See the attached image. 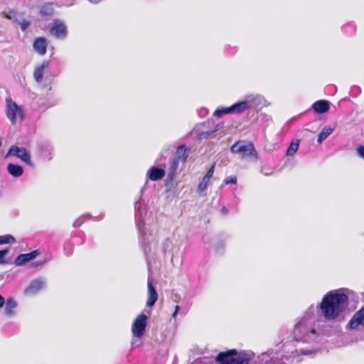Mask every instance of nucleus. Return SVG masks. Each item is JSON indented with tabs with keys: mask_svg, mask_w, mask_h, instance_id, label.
<instances>
[{
	"mask_svg": "<svg viewBox=\"0 0 364 364\" xmlns=\"http://www.w3.org/2000/svg\"><path fill=\"white\" fill-rule=\"evenodd\" d=\"M15 21L18 25H19L22 31H26L30 25V22L26 19H23L21 21H17V20H15Z\"/></svg>",
	"mask_w": 364,
	"mask_h": 364,
	"instance_id": "cd10ccee",
	"label": "nucleus"
},
{
	"mask_svg": "<svg viewBox=\"0 0 364 364\" xmlns=\"http://www.w3.org/2000/svg\"><path fill=\"white\" fill-rule=\"evenodd\" d=\"M316 332L311 323L306 318H302L294 326L293 334L296 341L306 342L310 334L316 335Z\"/></svg>",
	"mask_w": 364,
	"mask_h": 364,
	"instance_id": "20e7f679",
	"label": "nucleus"
},
{
	"mask_svg": "<svg viewBox=\"0 0 364 364\" xmlns=\"http://www.w3.org/2000/svg\"><path fill=\"white\" fill-rule=\"evenodd\" d=\"M158 299V294L154 287L152 282L148 280V298L146 301V306L152 307Z\"/></svg>",
	"mask_w": 364,
	"mask_h": 364,
	"instance_id": "4468645a",
	"label": "nucleus"
},
{
	"mask_svg": "<svg viewBox=\"0 0 364 364\" xmlns=\"http://www.w3.org/2000/svg\"><path fill=\"white\" fill-rule=\"evenodd\" d=\"M349 327L351 329H355L358 326H364V306L358 310L349 321Z\"/></svg>",
	"mask_w": 364,
	"mask_h": 364,
	"instance_id": "f8f14e48",
	"label": "nucleus"
},
{
	"mask_svg": "<svg viewBox=\"0 0 364 364\" xmlns=\"http://www.w3.org/2000/svg\"><path fill=\"white\" fill-rule=\"evenodd\" d=\"M34 50L41 55H43L47 51V41L43 37L37 38L33 44Z\"/></svg>",
	"mask_w": 364,
	"mask_h": 364,
	"instance_id": "2eb2a0df",
	"label": "nucleus"
},
{
	"mask_svg": "<svg viewBox=\"0 0 364 364\" xmlns=\"http://www.w3.org/2000/svg\"><path fill=\"white\" fill-rule=\"evenodd\" d=\"M209 181L210 180L203 177L202 181L198 185V188H197L198 191L200 193L205 191L207 188L208 183H209Z\"/></svg>",
	"mask_w": 364,
	"mask_h": 364,
	"instance_id": "bb28decb",
	"label": "nucleus"
},
{
	"mask_svg": "<svg viewBox=\"0 0 364 364\" xmlns=\"http://www.w3.org/2000/svg\"><path fill=\"white\" fill-rule=\"evenodd\" d=\"M45 286V282L41 278L36 279L31 281L29 285L24 291L25 294L31 295L38 293Z\"/></svg>",
	"mask_w": 364,
	"mask_h": 364,
	"instance_id": "9d476101",
	"label": "nucleus"
},
{
	"mask_svg": "<svg viewBox=\"0 0 364 364\" xmlns=\"http://www.w3.org/2000/svg\"><path fill=\"white\" fill-rule=\"evenodd\" d=\"M230 113H232V106L228 107H218L213 113V115L215 117H220L223 114H228Z\"/></svg>",
	"mask_w": 364,
	"mask_h": 364,
	"instance_id": "393cba45",
	"label": "nucleus"
},
{
	"mask_svg": "<svg viewBox=\"0 0 364 364\" xmlns=\"http://www.w3.org/2000/svg\"><path fill=\"white\" fill-rule=\"evenodd\" d=\"M283 359L288 360V358H287V356H284V357L282 358V360H283Z\"/></svg>",
	"mask_w": 364,
	"mask_h": 364,
	"instance_id": "ea45409f",
	"label": "nucleus"
},
{
	"mask_svg": "<svg viewBox=\"0 0 364 364\" xmlns=\"http://www.w3.org/2000/svg\"><path fill=\"white\" fill-rule=\"evenodd\" d=\"M9 251L7 249L0 250V264H5L6 263V260L5 259L6 255L8 254Z\"/></svg>",
	"mask_w": 364,
	"mask_h": 364,
	"instance_id": "c756f323",
	"label": "nucleus"
},
{
	"mask_svg": "<svg viewBox=\"0 0 364 364\" xmlns=\"http://www.w3.org/2000/svg\"><path fill=\"white\" fill-rule=\"evenodd\" d=\"M83 223L84 220L82 218H78L73 223V227L79 228Z\"/></svg>",
	"mask_w": 364,
	"mask_h": 364,
	"instance_id": "72a5a7b5",
	"label": "nucleus"
},
{
	"mask_svg": "<svg viewBox=\"0 0 364 364\" xmlns=\"http://www.w3.org/2000/svg\"><path fill=\"white\" fill-rule=\"evenodd\" d=\"M225 183L228 184H236L237 177L235 176H230L225 178Z\"/></svg>",
	"mask_w": 364,
	"mask_h": 364,
	"instance_id": "c85d7f7f",
	"label": "nucleus"
},
{
	"mask_svg": "<svg viewBox=\"0 0 364 364\" xmlns=\"http://www.w3.org/2000/svg\"><path fill=\"white\" fill-rule=\"evenodd\" d=\"M296 353L297 355H311L314 353H315L314 350H306V349H299V350H296Z\"/></svg>",
	"mask_w": 364,
	"mask_h": 364,
	"instance_id": "7c9ffc66",
	"label": "nucleus"
},
{
	"mask_svg": "<svg viewBox=\"0 0 364 364\" xmlns=\"http://www.w3.org/2000/svg\"><path fill=\"white\" fill-rule=\"evenodd\" d=\"M50 32L55 38H65L67 35V28L62 21L55 19L53 22Z\"/></svg>",
	"mask_w": 364,
	"mask_h": 364,
	"instance_id": "1a4fd4ad",
	"label": "nucleus"
},
{
	"mask_svg": "<svg viewBox=\"0 0 364 364\" xmlns=\"http://www.w3.org/2000/svg\"><path fill=\"white\" fill-rule=\"evenodd\" d=\"M54 14L53 3H46L40 9V15L43 17H51Z\"/></svg>",
	"mask_w": 364,
	"mask_h": 364,
	"instance_id": "6ab92c4d",
	"label": "nucleus"
},
{
	"mask_svg": "<svg viewBox=\"0 0 364 364\" xmlns=\"http://www.w3.org/2000/svg\"><path fill=\"white\" fill-rule=\"evenodd\" d=\"M348 296L338 290L328 291L319 304L323 317L328 321L336 319L348 305Z\"/></svg>",
	"mask_w": 364,
	"mask_h": 364,
	"instance_id": "f257e3e1",
	"label": "nucleus"
},
{
	"mask_svg": "<svg viewBox=\"0 0 364 364\" xmlns=\"http://www.w3.org/2000/svg\"><path fill=\"white\" fill-rule=\"evenodd\" d=\"M356 153L360 157L362 158L363 159H364V146L363 145H360L357 147L356 149Z\"/></svg>",
	"mask_w": 364,
	"mask_h": 364,
	"instance_id": "473e14b6",
	"label": "nucleus"
},
{
	"mask_svg": "<svg viewBox=\"0 0 364 364\" xmlns=\"http://www.w3.org/2000/svg\"><path fill=\"white\" fill-rule=\"evenodd\" d=\"M16 15L14 11H9V14H5V17L9 19H12V18Z\"/></svg>",
	"mask_w": 364,
	"mask_h": 364,
	"instance_id": "f704fd0d",
	"label": "nucleus"
},
{
	"mask_svg": "<svg viewBox=\"0 0 364 364\" xmlns=\"http://www.w3.org/2000/svg\"><path fill=\"white\" fill-rule=\"evenodd\" d=\"M165 171L163 168L151 166L148 170L146 176L149 180L156 181L163 178L165 176Z\"/></svg>",
	"mask_w": 364,
	"mask_h": 364,
	"instance_id": "ddd939ff",
	"label": "nucleus"
},
{
	"mask_svg": "<svg viewBox=\"0 0 364 364\" xmlns=\"http://www.w3.org/2000/svg\"><path fill=\"white\" fill-rule=\"evenodd\" d=\"M5 314L7 316H11L14 314V310L17 306L16 301L13 298H9L5 301Z\"/></svg>",
	"mask_w": 364,
	"mask_h": 364,
	"instance_id": "a211bd4d",
	"label": "nucleus"
},
{
	"mask_svg": "<svg viewBox=\"0 0 364 364\" xmlns=\"http://www.w3.org/2000/svg\"><path fill=\"white\" fill-rule=\"evenodd\" d=\"M214 170H215V164H213L211 166V167L208 169V172L205 173V175L203 177L210 180V178L213 177Z\"/></svg>",
	"mask_w": 364,
	"mask_h": 364,
	"instance_id": "2f4dec72",
	"label": "nucleus"
},
{
	"mask_svg": "<svg viewBox=\"0 0 364 364\" xmlns=\"http://www.w3.org/2000/svg\"><path fill=\"white\" fill-rule=\"evenodd\" d=\"M178 162L179 161H178L177 159H173V160L171 163L168 176H167L168 179L171 181L174 180V178L177 174V171L178 169Z\"/></svg>",
	"mask_w": 364,
	"mask_h": 364,
	"instance_id": "412c9836",
	"label": "nucleus"
},
{
	"mask_svg": "<svg viewBox=\"0 0 364 364\" xmlns=\"http://www.w3.org/2000/svg\"><path fill=\"white\" fill-rule=\"evenodd\" d=\"M48 68V63H43L41 65L36 67L33 72V77L38 83L43 81L45 69Z\"/></svg>",
	"mask_w": 364,
	"mask_h": 364,
	"instance_id": "f3484780",
	"label": "nucleus"
},
{
	"mask_svg": "<svg viewBox=\"0 0 364 364\" xmlns=\"http://www.w3.org/2000/svg\"><path fill=\"white\" fill-rule=\"evenodd\" d=\"M312 108L316 113H325L329 110V102L324 100H318L312 105Z\"/></svg>",
	"mask_w": 364,
	"mask_h": 364,
	"instance_id": "dca6fc26",
	"label": "nucleus"
},
{
	"mask_svg": "<svg viewBox=\"0 0 364 364\" xmlns=\"http://www.w3.org/2000/svg\"><path fill=\"white\" fill-rule=\"evenodd\" d=\"M179 309H180V306L178 305H176L175 310H174L173 313L172 314V317L173 318H175L176 317V315H177Z\"/></svg>",
	"mask_w": 364,
	"mask_h": 364,
	"instance_id": "c9c22d12",
	"label": "nucleus"
},
{
	"mask_svg": "<svg viewBox=\"0 0 364 364\" xmlns=\"http://www.w3.org/2000/svg\"><path fill=\"white\" fill-rule=\"evenodd\" d=\"M254 357L253 352L230 349L220 352L215 360L217 364H249Z\"/></svg>",
	"mask_w": 364,
	"mask_h": 364,
	"instance_id": "f03ea898",
	"label": "nucleus"
},
{
	"mask_svg": "<svg viewBox=\"0 0 364 364\" xmlns=\"http://www.w3.org/2000/svg\"><path fill=\"white\" fill-rule=\"evenodd\" d=\"M147 316L143 313L135 318L132 326V333L134 336L136 338L143 336L147 326Z\"/></svg>",
	"mask_w": 364,
	"mask_h": 364,
	"instance_id": "423d86ee",
	"label": "nucleus"
},
{
	"mask_svg": "<svg viewBox=\"0 0 364 364\" xmlns=\"http://www.w3.org/2000/svg\"><path fill=\"white\" fill-rule=\"evenodd\" d=\"M4 304H5V299H4V298L1 295H0V309H1V307H3V306L4 305Z\"/></svg>",
	"mask_w": 364,
	"mask_h": 364,
	"instance_id": "e433bc0d",
	"label": "nucleus"
},
{
	"mask_svg": "<svg viewBox=\"0 0 364 364\" xmlns=\"http://www.w3.org/2000/svg\"><path fill=\"white\" fill-rule=\"evenodd\" d=\"M14 155L20 159L21 161L25 162L27 165L33 166V163L31 159V155L29 152L23 147H18L17 146H12L6 156Z\"/></svg>",
	"mask_w": 364,
	"mask_h": 364,
	"instance_id": "0eeeda50",
	"label": "nucleus"
},
{
	"mask_svg": "<svg viewBox=\"0 0 364 364\" xmlns=\"http://www.w3.org/2000/svg\"><path fill=\"white\" fill-rule=\"evenodd\" d=\"M15 238L10 235L0 236V245L9 244L15 242Z\"/></svg>",
	"mask_w": 364,
	"mask_h": 364,
	"instance_id": "a878e982",
	"label": "nucleus"
},
{
	"mask_svg": "<svg viewBox=\"0 0 364 364\" xmlns=\"http://www.w3.org/2000/svg\"><path fill=\"white\" fill-rule=\"evenodd\" d=\"M39 254L38 250H35L29 253L21 254L16 258L14 263L16 266L23 265L35 259Z\"/></svg>",
	"mask_w": 364,
	"mask_h": 364,
	"instance_id": "9b49d317",
	"label": "nucleus"
},
{
	"mask_svg": "<svg viewBox=\"0 0 364 364\" xmlns=\"http://www.w3.org/2000/svg\"><path fill=\"white\" fill-rule=\"evenodd\" d=\"M6 116L11 121L12 124H14L16 121V117L18 116L21 119H23V112L20 106H18L11 98H7L6 100Z\"/></svg>",
	"mask_w": 364,
	"mask_h": 364,
	"instance_id": "39448f33",
	"label": "nucleus"
},
{
	"mask_svg": "<svg viewBox=\"0 0 364 364\" xmlns=\"http://www.w3.org/2000/svg\"><path fill=\"white\" fill-rule=\"evenodd\" d=\"M265 364H277L276 360L272 358L266 362Z\"/></svg>",
	"mask_w": 364,
	"mask_h": 364,
	"instance_id": "4c0bfd02",
	"label": "nucleus"
},
{
	"mask_svg": "<svg viewBox=\"0 0 364 364\" xmlns=\"http://www.w3.org/2000/svg\"><path fill=\"white\" fill-rule=\"evenodd\" d=\"M276 361H277V364H287L285 362L282 361V360H279L278 359H276Z\"/></svg>",
	"mask_w": 364,
	"mask_h": 364,
	"instance_id": "58836bf2",
	"label": "nucleus"
},
{
	"mask_svg": "<svg viewBox=\"0 0 364 364\" xmlns=\"http://www.w3.org/2000/svg\"><path fill=\"white\" fill-rule=\"evenodd\" d=\"M176 156L174 159H177L178 161L185 162L188 156V151L184 145L179 146L176 149Z\"/></svg>",
	"mask_w": 364,
	"mask_h": 364,
	"instance_id": "4be33fe9",
	"label": "nucleus"
},
{
	"mask_svg": "<svg viewBox=\"0 0 364 364\" xmlns=\"http://www.w3.org/2000/svg\"><path fill=\"white\" fill-rule=\"evenodd\" d=\"M230 152L240 154L243 159H254L257 158V153L252 142L239 140L230 147Z\"/></svg>",
	"mask_w": 364,
	"mask_h": 364,
	"instance_id": "7ed1b4c3",
	"label": "nucleus"
},
{
	"mask_svg": "<svg viewBox=\"0 0 364 364\" xmlns=\"http://www.w3.org/2000/svg\"><path fill=\"white\" fill-rule=\"evenodd\" d=\"M299 141H292L289 146L286 154L287 156H292L295 154L299 149Z\"/></svg>",
	"mask_w": 364,
	"mask_h": 364,
	"instance_id": "b1692460",
	"label": "nucleus"
},
{
	"mask_svg": "<svg viewBox=\"0 0 364 364\" xmlns=\"http://www.w3.org/2000/svg\"><path fill=\"white\" fill-rule=\"evenodd\" d=\"M7 171L12 176L14 177H19L23 173V170L21 166L14 164H8Z\"/></svg>",
	"mask_w": 364,
	"mask_h": 364,
	"instance_id": "aec40b11",
	"label": "nucleus"
},
{
	"mask_svg": "<svg viewBox=\"0 0 364 364\" xmlns=\"http://www.w3.org/2000/svg\"><path fill=\"white\" fill-rule=\"evenodd\" d=\"M223 211L225 212V213L228 212V210L225 208H223Z\"/></svg>",
	"mask_w": 364,
	"mask_h": 364,
	"instance_id": "a19ab883",
	"label": "nucleus"
},
{
	"mask_svg": "<svg viewBox=\"0 0 364 364\" xmlns=\"http://www.w3.org/2000/svg\"><path fill=\"white\" fill-rule=\"evenodd\" d=\"M333 129L329 127L326 126L323 128L322 131L318 136L317 141L321 144L323 140H325L332 132Z\"/></svg>",
	"mask_w": 364,
	"mask_h": 364,
	"instance_id": "5701e85b",
	"label": "nucleus"
},
{
	"mask_svg": "<svg viewBox=\"0 0 364 364\" xmlns=\"http://www.w3.org/2000/svg\"><path fill=\"white\" fill-rule=\"evenodd\" d=\"M255 100L256 97L250 95L246 97L245 101H240L233 104L231 105L232 113L240 114L245 112L253 105Z\"/></svg>",
	"mask_w": 364,
	"mask_h": 364,
	"instance_id": "6e6552de",
	"label": "nucleus"
}]
</instances>
